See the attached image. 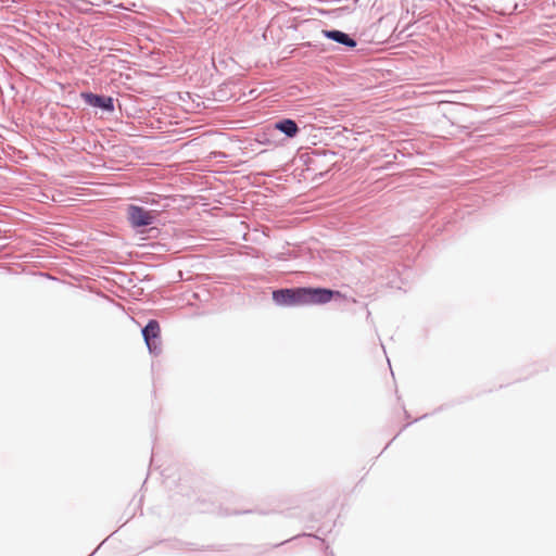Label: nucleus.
Instances as JSON below:
<instances>
[{
  "instance_id": "nucleus-1",
  "label": "nucleus",
  "mask_w": 556,
  "mask_h": 556,
  "mask_svg": "<svg viewBox=\"0 0 556 556\" xmlns=\"http://www.w3.org/2000/svg\"><path fill=\"white\" fill-rule=\"evenodd\" d=\"M334 296L342 294L325 288L281 289L273 292V299L278 305L326 304Z\"/></svg>"
},
{
  "instance_id": "nucleus-4",
  "label": "nucleus",
  "mask_w": 556,
  "mask_h": 556,
  "mask_svg": "<svg viewBox=\"0 0 556 556\" xmlns=\"http://www.w3.org/2000/svg\"><path fill=\"white\" fill-rule=\"evenodd\" d=\"M83 98L86 102L92 106L101 108L106 111H113V100L110 97H101L93 93H83Z\"/></svg>"
},
{
  "instance_id": "nucleus-3",
  "label": "nucleus",
  "mask_w": 556,
  "mask_h": 556,
  "mask_svg": "<svg viewBox=\"0 0 556 556\" xmlns=\"http://www.w3.org/2000/svg\"><path fill=\"white\" fill-rule=\"evenodd\" d=\"M146 344L151 353H155L161 344V329L156 320L152 319L142 330Z\"/></svg>"
},
{
  "instance_id": "nucleus-5",
  "label": "nucleus",
  "mask_w": 556,
  "mask_h": 556,
  "mask_svg": "<svg viewBox=\"0 0 556 556\" xmlns=\"http://www.w3.org/2000/svg\"><path fill=\"white\" fill-rule=\"evenodd\" d=\"M323 34L325 37L332 39L339 43H342L344 46L354 48L356 46V41L352 38H350L345 33H342L340 30H323Z\"/></svg>"
},
{
  "instance_id": "nucleus-6",
  "label": "nucleus",
  "mask_w": 556,
  "mask_h": 556,
  "mask_svg": "<svg viewBox=\"0 0 556 556\" xmlns=\"http://www.w3.org/2000/svg\"><path fill=\"white\" fill-rule=\"evenodd\" d=\"M275 129L280 130L286 134L288 137L293 138L299 132V127L293 119L285 118L275 124Z\"/></svg>"
},
{
  "instance_id": "nucleus-2",
  "label": "nucleus",
  "mask_w": 556,
  "mask_h": 556,
  "mask_svg": "<svg viewBox=\"0 0 556 556\" xmlns=\"http://www.w3.org/2000/svg\"><path fill=\"white\" fill-rule=\"evenodd\" d=\"M128 219L134 227L149 226L155 219L154 212L147 211L141 206L130 205L127 210Z\"/></svg>"
}]
</instances>
